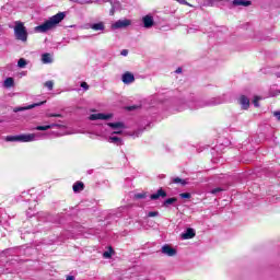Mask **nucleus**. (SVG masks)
<instances>
[{
	"label": "nucleus",
	"mask_w": 280,
	"mask_h": 280,
	"mask_svg": "<svg viewBox=\"0 0 280 280\" xmlns=\"http://www.w3.org/2000/svg\"><path fill=\"white\" fill-rule=\"evenodd\" d=\"M177 3H180L182 5H189V8H191V4L189 2H187V0H176Z\"/></svg>",
	"instance_id": "nucleus-32"
},
{
	"label": "nucleus",
	"mask_w": 280,
	"mask_h": 280,
	"mask_svg": "<svg viewBox=\"0 0 280 280\" xmlns=\"http://www.w3.org/2000/svg\"><path fill=\"white\" fill-rule=\"evenodd\" d=\"M161 253H162V255H166V257H176L177 252H176V248L166 244V245L162 246Z\"/></svg>",
	"instance_id": "nucleus-9"
},
{
	"label": "nucleus",
	"mask_w": 280,
	"mask_h": 280,
	"mask_svg": "<svg viewBox=\"0 0 280 280\" xmlns=\"http://www.w3.org/2000/svg\"><path fill=\"white\" fill-rule=\"evenodd\" d=\"M238 104H241L243 110H248V108L250 107V100H248V97H246L245 95H242L238 98Z\"/></svg>",
	"instance_id": "nucleus-12"
},
{
	"label": "nucleus",
	"mask_w": 280,
	"mask_h": 280,
	"mask_svg": "<svg viewBox=\"0 0 280 280\" xmlns=\"http://www.w3.org/2000/svg\"><path fill=\"white\" fill-rule=\"evenodd\" d=\"M232 4L234 7H240L242 5L243 8H248V5H252L253 2H250L249 0H233Z\"/></svg>",
	"instance_id": "nucleus-15"
},
{
	"label": "nucleus",
	"mask_w": 280,
	"mask_h": 280,
	"mask_svg": "<svg viewBox=\"0 0 280 280\" xmlns=\"http://www.w3.org/2000/svg\"><path fill=\"white\" fill-rule=\"evenodd\" d=\"M43 104H45V101L40 103H34L32 105L24 106V107H14L13 113H21V110H32V108H36V106H43Z\"/></svg>",
	"instance_id": "nucleus-10"
},
{
	"label": "nucleus",
	"mask_w": 280,
	"mask_h": 280,
	"mask_svg": "<svg viewBox=\"0 0 280 280\" xmlns=\"http://www.w3.org/2000/svg\"><path fill=\"white\" fill-rule=\"evenodd\" d=\"M57 135H58V137H62V135H69V132L62 131V132H57Z\"/></svg>",
	"instance_id": "nucleus-39"
},
{
	"label": "nucleus",
	"mask_w": 280,
	"mask_h": 280,
	"mask_svg": "<svg viewBox=\"0 0 280 280\" xmlns=\"http://www.w3.org/2000/svg\"><path fill=\"white\" fill-rule=\"evenodd\" d=\"M3 86L4 89H12V86H14V79L11 77L7 78L3 82Z\"/></svg>",
	"instance_id": "nucleus-21"
},
{
	"label": "nucleus",
	"mask_w": 280,
	"mask_h": 280,
	"mask_svg": "<svg viewBox=\"0 0 280 280\" xmlns=\"http://www.w3.org/2000/svg\"><path fill=\"white\" fill-rule=\"evenodd\" d=\"M75 3H80L81 5H84V3H91L90 0H75Z\"/></svg>",
	"instance_id": "nucleus-33"
},
{
	"label": "nucleus",
	"mask_w": 280,
	"mask_h": 280,
	"mask_svg": "<svg viewBox=\"0 0 280 280\" xmlns=\"http://www.w3.org/2000/svg\"><path fill=\"white\" fill-rule=\"evenodd\" d=\"M81 89H84V91H89V83L88 82H82L81 83Z\"/></svg>",
	"instance_id": "nucleus-34"
},
{
	"label": "nucleus",
	"mask_w": 280,
	"mask_h": 280,
	"mask_svg": "<svg viewBox=\"0 0 280 280\" xmlns=\"http://www.w3.org/2000/svg\"><path fill=\"white\" fill-rule=\"evenodd\" d=\"M121 56H128V50L127 49H124V50H121Z\"/></svg>",
	"instance_id": "nucleus-38"
},
{
	"label": "nucleus",
	"mask_w": 280,
	"mask_h": 280,
	"mask_svg": "<svg viewBox=\"0 0 280 280\" xmlns=\"http://www.w3.org/2000/svg\"><path fill=\"white\" fill-rule=\"evenodd\" d=\"M14 36L16 40H21L22 43H27V28L25 24L21 21L14 22Z\"/></svg>",
	"instance_id": "nucleus-3"
},
{
	"label": "nucleus",
	"mask_w": 280,
	"mask_h": 280,
	"mask_svg": "<svg viewBox=\"0 0 280 280\" xmlns=\"http://www.w3.org/2000/svg\"><path fill=\"white\" fill-rule=\"evenodd\" d=\"M177 200L176 198H168L164 201V207H170V205H174Z\"/></svg>",
	"instance_id": "nucleus-24"
},
{
	"label": "nucleus",
	"mask_w": 280,
	"mask_h": 280,
	"mask_svg": "<svg viewBox=\"0 0 280 280\" xmlns=\"http://www.w3.org/2000/svg\"><path fill=\"white\" fill-rule=\"evenodd\" d=\"M159 215V211H151L148 213V218H156Z\"/></svg>",
	"instance_id": "nucleus-31"
},
{
	"label": "nucleus",
	"mask_w": 280,
	"mask_h": 280,
	"mask_svg": "<svg viewBox=\"0 0 280 280\" xmlns=\"http://www.w3.org/2000/svg\"><path fill=\"white\" fill-rule=\"evenodd\" d=\"M220 191H222V188L219 187V188L212 189V190H211V194H214V195H215V194H220Z\"/></svg>",
	"instance_id": "nucleus-36"
},
{
	"label": "nucleus",
	"mask_w": 280,
	"mask_h": 280,
	"mask_svg": "<svg viewBox=\"0 0 280 280\" xmlns=\"http://www.w3.org/2000/svg\"><path fill=\"white\" fill-rule=\"evenodd\" d=\"M39 139H40V135L38 133H27V135L5 137V141H21L22 143H30L32 141H38Z\"/></svg>",
	"instance_id": "nucleus-2"
},
{
	"label": "nucleus",
	"mask_w": 280,
	"mask_h": 280,
	"mask_svg": "<svg viewBox=\"0 0 280 280\" xmlns=\"http://www.w3.org/2000/svg\"><path fill=\"white\" fill-rule=\"evenodd\" d=\"M173 183H175V184L180 183V184H183V185H187V182H185L184 179H180V177H175V178L173 179Z\"/></svg>",
	"instance_id": "nucleus-28"
},
{
	"label": "nucleus",
	"mask_w": 280,
	"mask_h": 280,
	"mask_svg": "<svg viewBox=\"0 0 280 280\" xmlns=\"http://www.w3.org/2000/svg\"><path fill=\"white\" fill-rule=\"evenodd\" d=\"M46 117H62L61 114H47Z\"/></svg>",
	"instance_id": "nucleus-37"
},
{
	"label": "nucleus",
	"mask_w": 280,
	"mask_h": 280,
	"mask_svg": "<svg viewBox=\"0 0 280 280\" xmlns=\"http://www.w3.org/2000/svg\"><path fill=\"white\" fill-rule=\"evenodd\" d=\"M129 25H132V22L128 19H122L112 24V30H124V27H129Z\"/></svg>",
	"instance_id": "nucleus-6"
},
{
	"label": "nucleus",
	"mask_w": 280,
	"mask_h": 280,
	"mask_svg": "<svg viewBox=\"0 0 280 280\" xmlns=\"http://www.w3.org/2000/svg\"><path fill=\"white\" fill-rule=\"evenodd\" d=\"M121 80L124 84H132V82H135V74H132V72H125Z\"/></svg>",
	"instance_id": "nucleus-13"
},
{
	"label": "nucleus",
	"mask_w": 280,
	"mask_h": 280,
	"mask_svg": "<svg viewBox=\"0 0 280 280\" xmlns=\"http://www.w3.org/2000/svg\"><path fill=\"white\" fill-rule=\"evenodd\" d=\"M108 141L109 143H116L117 145H119V143H121V138L112 136L109 137Z\"/></svg>",
	"instance_id": "nucleus-22"
},
{
	"label": "nucleus",
	"mask_w": 280,
	"mask_h": 280,
	"mask_svg": "<svg viewBox=\"0 0 280 280\" xmlns=\"http://www.w3.org/2000/svg\"><path fill=\"white\" fill-rule=\"evenodd\" d=\"M44 86H47L48 91H54V81H46Z\"/></svg>",
	"instance_id": "nucleus-25"
},
{
	"label": "nucleus",
	"mask_w": 280,
	"mask_h": 280,
	"mask_svg": "<svg viewBox=\"0 0 280 280\" xmlns=\"http://www.w3.org/2000/svg\"><path fill=\"white\" fill-rule=\"evenodd\" d=\"M72 189H73L74 194H78V192L84 190V183H82V182L74 183L72 186Z\"/></svg>",
	"instance_id": "nucleus-19"
},
{
	"label": "nucleus",
	"mask_w": 280,
	"mask_h": 280,
	"mask_svg": "<svg viewBox=\"0 0 280 280\" xmlns=\"http://www.w3.org/2000/svg\"><path fill=\"white\" fill-rule=\"evenodd\" d=\"M103 257H104L105 259H110V257H113V249H109V250H107V252H104V253H103Z\"/></svg>",
	"instance_id": "nucleus-27"
},
{
	"label": "nucleus",
	"mask_w": 280,
	"mask_h": 280,
	"mask_svg": "<svg viewBox=\"0 0 280 280\" xmlns=\"http://www.w3.org/2000/svg\"><path fill=\"white\" fill-rule=\"evenodd\" d=\"M119 10H121V3L119 2L112 3V9L109 11L110 16H114L115 12H119Z\"/></svg>",
	"instance_id": "nucleus-18"
},
{
	"label": "nucleus",
	"mask_w": 280,
	"mask_h": 280,
	"mask_svg": "<svg viewBox=\"0 0 280 280\" xmlns=\"http://www.w3.org/2000/svg\"><path fill=\"white\" fill-rule=\"evenodd\" d=\"M108 128L112 130V135H121L126 130V125L121 121L107 124Z\"/></svg>",
	"instance_id": "nucleus-5"
},
{
	"label": "nucleus",
	"mask_w": 280,
	"mask_h": 280,
	"mask_svg": "<svg viewBox=\"0 0 280 280\" xmlns=\"http://www.w3.org/2000/svg\"><path fill=\"white\" fill-rule=\"evenodd\" d=\"M273 117H276V119L280 121V110L273 112Z\"/></svg>",
	"instance_id": "nucleus-35"
},
{
	"label": "nucleus",
	"mask_w": 280,
	"mask_h": 280,
	"mask_svg": "<svg viewBox=\"0 0 280 280\" xmlns=\"http://www.w3.org/2000/svg\"><path fill=\"white\" fill-rule=\"evenodd\" d=\"M91 30H94L95 32H104L105 26L103 22L95 23L91 25Z\"/></svg>",
	"instance_id": "nucleus-20"
},
{
	"label": "nucleus",
	"mask_w": 280,
	"mask_h": 280,
	"mask_svg": "<svg viewBox=\"0 0 280 280\" xmlns=\"http://www.w3.org/2000/svg\"><path fill=\"white\" fill-rule=\"evenodd\" d=\"M176 73H180V68H178V69L176 70Z\"/></svg>",
	"instance_id": "nucleus-41"
},
{
	"label": "nucleus",
	"mask_w": 280,
	"mask_h": 280,
	"mask_svg": "<svg viewBox=\"0 0 280 280\" xmlns=\"http://www.w3.org/2000/svg\"><path fill=\"white\" fill-rule=\"evenodd\" d=\"M222 98L220 97H213L210 98L209 101H196L195 103H188V106L192 108V110H196L198 108H205V106H218L222 104Z\"/></svg>",
	"instance_id": "nucleus-4"
},
{
	"label": "nucleus",
	"mask_w": 280,
	"mask_h": 280,
	"mask_svg": "<svg viewBox=\"0 0 280 280\" xmlns=\"http://www.w3.org/2000/svg\"><path fill=\"white\" fill-rule=\"evenodd\" d=\"M135 198H137V200H141L143 198H148V194L145 192H139L135 195Z\"/></svg>",
	"instance_id": "nucleus-26"
},
{
	"label": "nucleus",
	"mask_w": 280,
	"mask_h": 280,
	"mask_svg": "<svg viewBox=\"0 0 280 280\" xmlns=\"http://www.w3.org/2000/svg\"><path fill=\"white\" fill-rule=\"evenodd\" d=\"M179 197L183 198V199L189 200V198H191V194H189V192H182V194H179Z\"/></svg>",
	"instance_id": "nucleus-29"
},
{
	"label": "nucleus",
	"mask_w": 280,
	"mask_h": 280,
	"mask_svg": "<svg viewBox=\"0 0 280 280\" xmlns=\"http://www.w3.org/2000/svg\"><path fill=\"white\" fill-rule=\"evenodd\" d=\"M42 62L44 65H51L54 62V58L51 57V54L45 52L42 55Z\"/></svg>",
	"instance_id": "nucleus-17"
},
{
	"label": "nucleus",
	"mask_w": 280,
	"mask_h": 280,
	"mask_svg": "<svg viewBox=\"0 0 280 280\" xmlns=\"http://www.w3.org/2000/svg\"><path fill=\"white\" fill-rule=\"evenodd\" d=\"M65 16H67L65 12H59L56 15H52L51 18L46 20L43 24L35 26L34 32L36 34H47V32H50V30H56V27H58V24L65 21Z\"/></svg>",
	"instance_id": "nucleus-1"
},
{
	"label": "nucleus",
	"mask_w": 280,
	"mask_h": 280,
	"mask_svg": "<svg viewBox=\"0 0 280 280\" xmlns=\"http://www.w3.org/2000/svg\"><path fill=\"white\" fill-rule=\"evenodd\" d=\"M18 67L20 69H25V67H27V60H25L24 58L19 59Z\"/></svg>",
	"instance_id": "nucleus-23"
},
{
	"label": "nucleus",
	"mask_w": 280,
	"mask_h": 280,
	"mask_svg": "<svg viewBox=\"0 0 280 280\" xmlns=\"http://www.w3.org/2000/svg\"><path fill=\"white\" fill-rule=\"evenodd\" d=\"M196 237V230L188 228L184 233H182V240H192Z\"/></svg>",
	"instance_id": "nucleus-14"
},
{
	"label": "nucleus",
	"mask_w": 280,
	"mask_h": 280,
	"mask_svg": "<svg viewBox=\"0 0 280 280\" xmlns=\"http://www.w3.org/2000/svg\"><path fill=\"white\" fill-rule=\"evenodd\" d=\"M50 128H57L58 130H66L67 126L65 125H60V124H50V125H46V126H37L35 127V130H50Z\"/></svg>",
	"instance_id": "nucleus-8"
},
{
	"label": "nucleus",
	"mask_w": 280,
	"mask_h": 280,
	"mask_svg": "<svg viewBox=\"0 0 280 280\" xmlns=\"http://www.w3.org/2000/svg\"><path fill=\"white\" fill-rule=\"evenodd\" d=\"M167 196V192L163 189H159L156 194L151 195V200H159V198H165Z\"/></svg>",
	"instance_id": "nucleus-16"
},
{
	"label": "nucleus",
	"mask_w": 280,
	"mask_h": 280,
	"mask_svg": "<svg viewBox=\"0 0 280 280\" xmlns=\"http://www.w3.org/2000/svg\"><path fill=\"white\" fill-rule=\"evenodd\" d=\"M66 280H75V277H73V276H68Z\"/></svg>",
	"instance_id": "nucleus-40"
},
{
	"label": "nucleus",
	"mask_w": 280,
	"mask_h": 280,
	"mask_svg": "<svg viewBox=\"0 0 280 280\" xmlns=\"http://www.w3.org/2000/svg\"><path fill=\"white\" fill-rule=\"evenodd\" d=\"M112 117H113V114L98 113V114L90 115L89 120L90 121H97V119H101V120L106 121L108 119H112Z\"/></svg>",
	"instance_id": "nucleus-7"
},
{
	"label": "nucleus",
	"mask_w": 280,
	"mask_h": 280,
	"mask_svg": "<svg viewBox=\"0 0 280 280\" xmlns=\"http://www.w3.org/2000/svg\"><path fill=\"white\" fill-rule=\"evenodd\" d=\"M259 100H261V97L256 96V97L254 98V101H253V104H254V106H256V108L259 107Z\"/></svg>",
	"instance_id": "nucleus-30"
},
{
	"label": "nucleus",
	"mask_w": 280,
	"mask_h": 280,
	"mask_svg": "<svg viewBox=\"0 0 280 280\" xmlns=\"http://www.w3.org/2000/svg\"><path fill=\"white\" fill-rule=\"evenodd\" d=\"M142 23L147 30H150V27L154 26V18L152 15H145L142 18Z\"/></svg>",
	"instance_id": "nucleus-11"
}]
</instances>
